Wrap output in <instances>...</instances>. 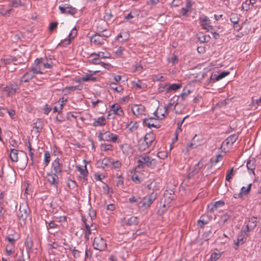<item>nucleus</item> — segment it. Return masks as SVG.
<instances>
[{"label": "nucleus", "instance_id": "a878e982", "mask_svg": "<svg viewBox=\"0 0 261 261\" xmlns=\"http://www.w3.org/2000/svg\"><path fill=\"white\" fill-rule=\"evenodd\" d=\"M238 138V135L237 134L231 135L224 140L223 144L224 145L225 144L227 145L228 144L232 145L237 141Z\"/></svg>", "mask_w": 261, "mask_h": 261}, {"label": "nucleus", "instance_id": "3c124183", "mask_svg": "<svg viewBox=\"0 0 261 261\" xmlns=\"http://www.w3.org/2000/svg\"><path fill=\"white\" fill-rule=\"evenodd\" d=\"M247 167L248 170L252 171L255 169V165L254 162H252L251 160H249L247 163Z\"/></svg>", "mask_w": 261, "mask_h": 261}, {"label": "nucleus", "instance_id": "1a4fd4ad", "mask_svg": "<svg viewBox=\"0 0 261 261\" xmlns=\"http://www.w3.org/2000/svg\"><path fill=\"white\" fill-rule=\"evenodd\" d=\"M199 22L203 29L207 31L213 30V27L210 24L211 20L207 16L202 15L200 17Z\"/></svg>", "mask_w": 261, "mask_h": 261}, {"label": "nucleus", "instance_id": "bb28decb", "mask_svg": "<svg viewBox=\"0 0 261 261\" xmlns=\"http://www.w3.org/2000/svg\"><path fill=\"white\" fill-rule=\"evenodd\" d=\"M69 250L72 252V255L74 257L76 258H81L83 255V251L77 250L75 247L72 246L69 248Z\"/></svg>", "mask_w": 261, "mask_h": 261}, {"label": "nucleus", "instance_id": "b1692460", "mask_svg": "<svg viewBox=\"0 0 261 261\" xmlns=\"http://www.w3.org/2000/svg\"><path fill=\"white\" fill-rule=\"evenodd\" d=\"M94 122L93 123V126L95 127H97L98 126H104L106 124V119L105 117L101 116L97 118H94L93 119Z\"/></svg>", "mask_w": 261, "mask_h": 261}, {"label": "nucleus", "instance_id": "4c0bfd02", "mask_svg": "<svg viewBox=\"0 0 261 261\" xmlns=\"http://www.w3.org/2000/svg\"><path fill=\"white\" fill-rule=\"evenodd\" d=\"M190 93L191 91L189 89H187V88H184L182 93L179 95H178L179 98H181V100L184 101Z\"/></svg>", "mask_w": 261, "mask_h": 261}, {"label": "nucleus", "instance_id": "cd10ccee", "mask_svg": "<svg viewBox=\"0 0 261 261\" xmlns=\"http://www.w3.org/2000/svg\"><path fill=\"white\" fill-rule=\"evenodd\" d=\"M182 87L181 84H169L168 87L166 88V91L168 93L171 91H176L178 89H179Z\"/></svg>", "mask_w": 261, "mask_h": 261}, {"label": "nucleus", "instance_id": "6e6552de", "mask_svg": "<svg viewBox=\"0 0 261 261\" xmlns=\"http://www.w3.org/2000/svg\"><path fill=\"white\" fill-rule=\"evenodd\" d=\"M46 179L50 186H53L56 189L58 188L59 180L57 174L54 173H47Z\"/></svg>", "mask_w": 261, "mask_h": 261}, {"label": "nucleus", "instance_id": "774afa93", "mask_svg": "<svg viewBox=\"0 0 261 261\" xmlns=\"http://www.w3.org/2000/svg\"><path fill=\"white\" fill-rule=\"evenodd\" d=\"M178 58L177 57L173 54L172 57L169 59V62H171L173 64H174L178 62Z\"/></svg>", "mask_w": 261, "mask_h": 261}, {"label": "nucleus", "instance_id": "7ed1b4c3", "mask_svg": "<svg viewBox=\"0 0 261 261\" xmlns=\"http://www.w3.org/2000/svg\"><path fill=\"white\" fill-rule=\"evenodd\" d=\"M156 196L157 193L153 192L149 195L143 197L142 199L141 198V200L138 203V206L139 207L147 209L156 199Z\"/></svg>", "mask_w": 261, "mask_h": 261}, {"label": "nucleus", "instance_id": "f257e3e1", "mask_svg": "<svg viewBox=\"0 0 261 261\" xmlns=\"http://www.w3.org/2000/svg\"><path fill=\"white\" fill-rule=\"evenodd\" d=\"M30 210L27 203H21L19 204V208L17 212V216L19 223L21 226H24L26 224L27 219L30 213Z\"/></svg>", "mask_w": 261, "mask_h": 261}, {"label": "nucleus", "instance_id": "052dcab7", "mask_svg": "<svg viewBox=\"0 0 261 261\" xmlns=\"http://www.w3.org/2000/svg\"><path fill=\"white\" fill-rule=\"evenodd\" d=\"M233 171V168H231V169L228 170L227 172V174L226 176V180L228 181H230V179L232 178L231 175H232V173Z\"/></svg>", "mask_w": 261, "mask_h": 261}, {"label": "nucleus", "instance_id": "412c9836", "mask_svg": "<svg viewBox=\"0 0 261 261\" xmlns=\"http://www.w3.org/2000/svg\"><path fill=\"white\" fill-rule=\"evenodd\" d=\"M82 221L84 224L85 228H88L89 227L93 228V230H95L96 227L93 225L92 222V217L90 216L88 217V218H82Z\"/></svg>", "mask_w": 261, "mask_h": 261}, {"label": "nucleus", "instance_id": "e2e57ef3", "mask_svg": "<svg viewBox=\"0 0 261 261\" xmlns=\"http://www.w3.org/2000/svg\"><path fill=\"white\" fill-rule=\"evenodd\" d=\"M242 8L244 11H248L251 8L249 4H248V0H246L245 2L243 3Z\"/></svg>", "mask_w": 261, "mask_h": 261}, {"label": "nucleus", "instance_id": "680f3d73", "mask_svg": "<svg viewBox=\"0 0 261 261\" xmlns=\"http://www.w3.org/2000/svg\"><path fill=\"white\" fill-rule=\"evenodd\" d=\"M25 246L27 249H31L33 247V244L32 240L31 239H27L25 243Z\"/></svg>", "mask_w": 261, "mask_h": 261}, {"label": "nucleus", "instance_id": "c03bdc74", "mask_svg": "<svg viewBox=\"0 0 261 261\" xmlns=\"http://www.w3.org/2000/svg\"><path fill=\"white\" fill-rule=\"evenodd\" d=\"M110 88L114 91H116L117 92H121L123 90V88L121 86H116V85L115 83H112L110 84Z\"/></svg>", "mask_w": 261, "mask_h": 261}, {"label": "nucleus", "instance_id": "ea45409f", "mask_svg": "<svg viewBox=\"0 0 261 261\" xmlns=\"http://www.w3.org/2000/svg\"><path fill=\"white\" fill-rule=\"evenodd\" d=\"M81 80L83 82H88L89 81H96V78L93 77L92 74H86L81 77Z\"/></svg>", "mask_w": 261, "mask_h": 261}, {"label": "nucleus", "instance_id": "9d476101", "mask_svg": "<svg viewBox=\"0 0 261 261\" xmlns=\"http://www.w3.org/2000/svg\"><path fill=\"white\" fill-rule=\"evenodd\" d=\"M132 111L133 114L137 117H140L144 114L145 107L142 105H134L132 107Z\"/></svg>", "mask_w": 261, "mask_h": 261}, {"label": "nucleus", "instance_id": "0eeeda50", "mask_svg": "<svg viewBox=\"0 0 261 261\" xmlns=\"http://www.w3.org/2000/svg\"><path fill=\"white\" fill-rule=\"evenodd\" d=\"M19 89V85L16 83H13L7 85L4 88L3 91L7 93L8 96H12L15 95Z\"/></svg>", "mask_w": 261, "mask_h": 261}, {"label": "nucleus", "instance_id": "4d7b16f0", "mask_svg": "<svg viewBox=\"0 0 261 261\" xmlns=\"http://www.w3.org/2000/svg\"><path fill=\"white\" fill-rule=\"evenodd\" d=\"M118 179L116 181V186L117 187H122L123 185V178L119 175L117 177Z\"/></svg>", "mask_w": 261, "mask_h": 261}, {"label": "nucleus", "instance_id": "0e129e2a", "mask_svg": "<svg viewBox=\"0 0 261 261\" xmlns=\"http://www.w3.org/2000/svg\"><path fill=\"white\" fill-rule=\"evenodd\" d=\"M13 62V59L10 58V57L8 58H4L2 59V62L4 64H9Z\"/></svg>", "mask_w": 261, "mask_h": 261}, {"label": "nucleus", "instance_id": "f704fd0d", "mask_svg": "<svg viewBox=\"0 0 261 261\" xmlns=\"http://www.w3.org/2000/svg\"><path fill=\"white\" fill-rule=\"evenodd\" d=\"M231 217V215L230 214H228V213L224 214L221 217L220 224L222 225H224V224L226 223L227 221L230 219Z\"/></svg>", "mask_w": 261, "mask_h": 261}, {"label": "nucleus", "instance_id": "dca6fc26", "mask_svg": "<svg viewBox=\"0 0 261 261\" xmlns=\"http://www.w3.org/2000/svg\"><path fill=\"white\" fill-rule=\"evenodd\" d=\"M105 39L101 37L98 33H96L90 37V41L96 45H102Z\"/></svg>", "mask_w": 261, "mask_h": 261}, {"label": "nucleus", "instance_id": "69168bd1", "mask_svg": "<svg viewBox=\"0 0 261 261\" xmlns=\"http://www.w3.org/2000/svg\"><path fill=\"white\" fill-rule=\"evenodd\" d=\"M110 162V159L104 158L101 161V167L102 168H105L107 166Z\"/></svg>", "mask_w": 261, "mask_h": 261}, {"label": "nucleus", "instance_id": "bf43d9fd", "mask_svg": "<svg viewBox=\"0 0 261 261\" xmlns=\"http://www.w3.org/2000/svg\"><path fill=\"white\" fill-rule=\"evenodd\" d=\"M22 3L21 0H12L11 6L13 7H18L19 6H22Z\"/></svg>", "mask_w": 261, "mask_h": 261}, {"label": "nucleus", "instance_id": "5fc2aeb1", "mask_svg": "<svg viewBox=\"0 0 261 261\" xmlns=\"http://www.w3.org/2000/svg\"><path fill=\"white\" fill-rule=\"evenodd\" d=\"M92 230H94L93 228L89 227L88 228H85V238L86 240H88L89 239V236L91 234Z\"/></svg>", "mask_w": 261, "mask_h": 261}, {"label": "nucleus", "instance_id": "7c9ffc66", "mask_svg": "<svg viewBox=\"0 0 261 261\" xmlns=\"http://www.w3.org/2000/svg\"><path fill=\"white\" fill-rule=\"evenodd\" d=\"M208 223V219L206 215H202L197 222V225L200 227H203L204 225Z\"/></svg>", "mask_w": 261, "mask_h": 261}, {"label": "nucleus", "instance_id": "6ab92c4d", "mask_svg": "<svg viewBox=\"0 0 261 261\" xmlns=\"http://www.w3.org/2000/svg\"><path fill=\"white\" fill-rule=\"evenodd\" d=\"M155 138V134L152 132H149L147 133L142 139L150 146L154 141Z\"/></svg>", "mask_w": 261, "mask_h": 261}, {"label": "nucleus", "instance_id": "6e6d98bb", "mask_svg": "<svg viewBox=\"0 0 261 261\" xmlns=\"http://www.w3.org/2000/svg\"><path fill=\"white\" fill-rule=\"evenodd\" d=\"M221 256V254L219 253L213 252L211 256L210 260L211 261H216Z\"/></svg>", "mask_w": 261, "mask_h": 261}, {"label": "nucleus", "instance_id": "9b49d317", "mask_svg": "<svg viewBox=\"0 0 261 261\" xmlns=\"http://www.w3.org/2000/svg\"><path fill=\"white\" fill-rule=\"evenodd\" d=\"M60 160L57 158L51 164L52 169L54 173L60 174L62 172L63 164L60 163Z\"/></svg>", "mask_w": 261, "mask_h": 261}, {"label": "nucleus", "instance_id": "393cba45", "mask_svg": "<svg viewBox=\"0 0 261 261\" xmlns=\"http://www.w3.org/2000/svg\"><path fill=\"white\" fill-rule=\"evenodd\" d=\"M247 236V233H244L242 232L241 234H239L237 241L234 242V244L237 246L243 244L246 241Z\"/></svg>", "mask_w": 261, "mask_h": 261}, {"label": "nucleus", "instance_id": "a211bd4d", "mask_svg": "<svg viewBox=\"0 0 261 261\" xmlns=\"http://www.w3.org/2000/svg\"><path fill=\"white\" fill-rule=\"evenodd\" d=\"M132 87L137 89H144L147 87V84L142 80L134 81L132 83Z\"/></svg>", "mask_w": 261, "mask_h": 261}, {"label": "nucleus", "instance_id": "c9c22d12", "mask_svg": "<svg viewBox=\"0 0 261 261\" xmlns=\"http://www.w3.org/2000/svg\"><path fill=\"white\" fill-rule=\"evenodd\" d=\"M78 170L80 171L81 176L83 177L85 180H87V177L88 173L86 165L85 166V169L81 168V167H77Z\"/></svg>", "mask_w": 261, "mask_h": 261}, {"label": "nucleus", "instance_id": "4be33fe9", "mask_svg": "<svg viewBox=\"0 0 261 261\" xmlns=\"http://www.w3.org/2000/svg\"><path fill=\"white\" fill-rule=\"evenodd\" d=\"M35 77L32 71H27L20 79V83L29 82L33 78Z\"/></svg>", "mask_w": 261, "mask_h": 261}, {"label": "nucleus", "instance_id": "e433bc0d", "mask_svg": "<svg viewBox=\"0 0 261 261\" xmlns=\"http://www.w3.org/2000/svg\"><path fill=\"white\" fill-rule=\"evenodd\" d=\"M143 141L144 140L142 139H140L139 140V149L142 151L145 150L147 148L150 146L148 143H146V142Z\"/></svg>", "mask_w": 261, "mask_h": 261}, {"label": "nucleus", "instance_id": "a19ab883", "mask_svg": "<svg viewBox=\"0 0 261 261\" xmlns=\"http://www.w3.org/2000/svg\"><path fill=\"white\" fill-rule=\"evenodd\" d=\"M97 56L101 59L110 58L111 54L107 51H99Z\"/></svg>", "mask_w": 261, "mask_h": 261}, {"label": "nucleus", "instance_id": "39448f33", "mask_svg": "<svg viewBox=\"0 0 261 261\" xmlns=\"http://www.w3.org/2000/svg\"><path fill=\"white\" fill-rule=\"evenodd\" d=\"M179 99V96L174 95L170 100V102L167 106L165 107V113H168L169 110L171 109L172 106H174L173 110L176 114H180L181 112V110H177V107H180L181 105L179 104L177 102Z\"/></svg>", "mask_w": 261, "mask_h": 261}, {"label": "nucleus", "instance_id": "864d4df0", "mask_svg": "<svg viewBox=\"0 0 261 261\" xmlns=\"http://www.w3.org/2000/svg\"><path fill=\"white\" fill-rule=\"evenodd\" d=\"M6 110L7 112L8 113L9 116L11 117V118H13V117L15 115V112L14 110H9V109H5V108H0V112L3 113V111Z\"/></svg>", "mask_w": 261, "mask_h": 261}, {"label": "nucleus", "instance_id": "f8f14e48", "mask_svg": "<svg viewBox=\"0 0 261 261\" xmlns=\"http://www.w3.org/2000/svg\"><path fill=\"white\" fill-rule=\"evenodd\" d=\"M59 8L62 13L66 14H70L73 15L76 12L75 8L67 4L63 6H60Z\"/></svg>", "mask_w": 261, "mask_h": 261}, {"label": "nucleus", "instance_id": "72a5a7b5", "mask_svg": "<svg viewBox=\"0 0 261 261\" xmlns=\"http://www.w3.org/2000/svg\"><path fill=\"white\" fill-rule=\"evenodd\" d=\"M126 128H128L131 132H133L138 129V125L137 122L130 121L129 123L126 125Z\"/></svg>", "mask_w": 261, "mask_h": 261}, {"label": "nucleus", "instance_id": "58836bf2", "mask_svg": "<svg viewBox=\"0 0 261 261\" xmlns=\"http://www.w3.org/2000/svg\"><path fill=\"white\" fill-rule=\"evenodd\" d=\"M240 18L238 15L236 13H231L230 16V21L233 23L234 25L238 24V22H239Z\"/></svg>", "mask_w": 261, "mask_h": 261}, {"label": "nucleus", "instance_id": "c756f323", "mask_svg": "<svg viewBox=\"0 0 261 261\" xmlns=\"http://www.w3.org/2000/svg\"><path fill=\"white\" fill-rule=\"evenodd\" d=\"M77 33V30L75 28H74L69 33L68 35V39H66L64 40V41L65 42L66 44H69L71 42V41L76 36Z\"/></svg>", "mask_w": 261, "mask_h": 261}, {"label": "nucleus", "instance_id": "f3484780", "mask_svg": "<svg viewBox=\"0 0 261 261\" xmlns=\"http://www.w3.org/2000/svg\"><path fill=\"white\" fill-rule=\"evenodd\" d=\"M230 72L229 71H222L218 75L216 74H212L210 78V82H215V81H218L222 79L225 77L226 76L229 74Z\"/></svg>", "mask_w": 261, "mask_h": 261}, {"label": "nucleus", "instance_id": "2eb2a0df", "mask_svg": "<svg viewBox=\"0 0 261 261\" xmlns=\"http://www.w3.org/2000/svg\"><path fill=\"white\" fill-rule=\"evenodd\" d=\"M35 62L36 66L34 67H32L29 70V71H32L33 73V75L34 76L36 74H42L43 73L42 71V67H41V65H40V64L41 63V60L39 59H37Z\"/></svg>", "mask_w": 261, "mask_h": 261}, {"label": "nucleus", "instance_id": "c85d7f7f", "mask_svg": "<svg viewBox=\"0 0 261 261\" xmlns=\"http://www.w3.org/2000/svg\"><path fill=\"white\" fill-rule=\"evenodd\" d=\"M41 60V63L40 64V65H41V67H42V70L43 68L46 69H50L52 68L53 63L51 61V59H50L49 60L48 59H46V62H45L44 60H42V59Z\"/></svg>", "mask_w": 261, "mask_h": 261}, {"label": "nucleus", "instance_id": "338daca9", "mask_svg": "<svg viewBox=\"0 0 261 261\" xmlns=\"http://www.w3.org/2000/svg\"><path fill=\"white\" fill-rule=\"evenodd\" d=\"M113 167L115 169H119L121 166V163L119 161L112 162Z\"/></svg>", "mask_w": 261, "mask_h": 261}, {"label": "nucleus", "instance_id": "20e7f679", "mask_svg": "<svg viewBox=\"0 0 261 261\" xmlns=\"http://www.w3.org/2000/svg\"><path fill=\"white\" fill-rule=\"evenodd\" d=\"M98 139L99 141L116 142L118 137L116 134L112 133L110 131L105 132L103 130L99 132L98 133Z\"/></svg>", "mask_w": 261, "mask_h": 261}, {"label": "nucleus", "instance_id": "f03ea898", "mask_svg": "<svg viewBox=\"0 0 261 261\" xmlns=\"http://www.w3.org/2000/svg\"><path fill=\"white\" fill-rule=\"evenodd\" d=\"M138 168L143 169L145 167H150L156 164L155 160L150 158L146 154H143L138 157Z\"/></svg>", "mask_w": 261, "mask_h": 261}, {"label": "nucleus", "instance_id": "603ef678", "mask_svg": "<svg viewBox=\"0 0 261 261\" xmlns=\"http://www.w3.org/2000/svg\"><path fill=\"white\" fill-rule=\"evenodd\" d=\"M251 186H252V184H249L248 187L247 188V190H245V187H242L241 191L239 194L238 195L239 196L242 195L243 193H244V194H247L249 192V191H250Z\"/></svg>", "mask_w": 261, "mask_h": 261}, {"label": "nucleus", "instance_id": "79ce46f5", "mask_svg": "<svg viewBox=\"0 0 261 261\" xmlns=\"http://www.w3.org/2000/svg\"><path fill=\"white\" fill-rule=\"evenodd\" d=\"M256 219L255 217H253L250 219L247 224L250 225V229H253L256 225Z\"/></svg>", "mask_w": 261, "mask_h": 261}, {"label": "nucleus", "instance_id": "aec40b11", "mask_svg": "<svg viewBox=\"0 0 261 261\" xmlns=\"http://www.w3.org/2000/svg\"><path fill=\"white\" fill-rule=\"evenodd\" d=\"M111 111L113 112L114 114L119 116H122L124 115L121 107L117 103H114L112 106Z\"/></svg>", "mask_w": 261, "mask_h": 261}, {"label": "nucleus", "instance_id": "09e8293b", "mask_svg": "<svg viewBox=\"0 0 261 261\" xmlns=\"http://www.w3.org/2000/svg\"><path fill=\"white\" fill-rule=\"evenodd\" d=\"M222 155L221 154H217L216 157L213 158L211 160V162L212 164H216L220 160L222 159Z\"/></svg>", "mask_w": 261, "mask_h": 261}, {"label": "nucleus", "instance_id": "5701e85b", "mask_svg": "<svg viewBox=\"0 0 261 261\" xmlns=\"http://www.w3.org/2000/svg\"><path fill=\"white\" fill-rule=\"evenodd\" d=\"M224 202L222 200H219L215 202L214 203H211L208 206L210 207V211L211 213L214 212L217 208L224 205Z\"/></svg>", "mask_w": 261, "mask_h": 261}, {"label": "nucleus", "instance_id": "4468645a", "mask_svg": "<svg viewBox=\"0 0 261 261\" xmlns=\"http://www.w3.org/2000/svg\"><path fill=\"white\" fill-rule=\"evenodd\" d=\"M122 223L124 225L132 226L138 225L139 223V221L137 217L132 216L129 218H124L122 220Z\"/></svg>", "mask_w": 261, "mask_h": 261}, {"label": "nucleus", "instance_id": "13d9d810", "mask_svg": "<svg viewBox=\"0 0 261 261\" xmlns=\"http://www.w3.org/2000/svg\"><path fill=\"white\" fill-rule=\"evenodd\" d=\"M99 35L101 36L102 38H108L111 36V33L110 32L107 31L106 30H103L101 32L98 33Z\"/></svg>", "mask_w": 261, "mask_h": 261}, {"label": "nucleus", "instance_id": "a18cd8bd", "mask_svg": "<svg viewBox=\"0 0 261 261\" xmlns=\"http://www.w3.org/2000/svg\"><path fill=\"white\" fill-rule=\"evenodd\" d=\"M100 147L104 151H107L109 150H112L113 146L112 144L104 143L101 144Z\"/></svg>", "mask_w": 261, "mask_h": 261}, {"label": "nucleus", "instance_id": "ddd939ff", "mask_svg": "<svg viewBox=\"0 0 261 261\" xmlns=\"http://www.w3.org/2000/svg\"><path fill=\"white\" fill-rule=\"evenodd\" d=\"M157 122L158 118H154L152 117L145 118L143 119V124L149 128L151 127L159 128L160 125L155 124Z\"/></svg>", "mask_w": 261, "mask_h": 261}, {"label": "nucleus", "instance_id": "2f4dec72", "mask_svg": "<svg viewBox=\"0 0 261 261\" xmlns=\"http://www.w3.org/2000/svg\"><path fill=\"white\" fill-rule=\"evenodd\" d=\"M18 150L15 149H12L9 155L11 160L14 162L18 161Z\"/></svg>", "mask_w": 261, "mask_h": 261}, {"label": "nucleus", "instance_id": "8fccbe9b", "mask_svg": "<svg viewBox=\"0 0 261 261\" xmlns=\"http://www.w3.org/2000/svg\"><path fill=\"white\" fill-rule=\"evenodd\" d=\"M50 153L48 151H45L44 153V164L45 166H47L50 162Z\"/></svg>", "mask_w": 261, "mask_h": 261}, {"label": "nucleus", "instance_id": "de8ad7c7", "mask_svg": "<svg viewBox=\"0 0 261 261\" xmlns=\"http://www.w3.org/2000/svg\"><path fill=\"white\" fill-rule=\"evenodd\" d=\"M200 171V169H198L196 165H195L192 170L188 174V177L189 178L193 177L195 174H197Z\"/></svg>", "mask_w": 261, "mask_h": 261}, {"label": "nucleus", "instance_id": "49530a36", "mask_svg": "<svg viewBox=\"0 0 261 261\" xmlns=\"http://www.w3.org/2000/svg\"><path fill=\"white\" fill-rule=\"evenodd\" d=\"M147 188L149 190H152L153 191H156L159 189L157 186V183L155 181H153L147 185Z\"/></svg>", "mask_w": 261, "mask_h": 261}, {"label": "nucleus", "instance_id": "423d86ee", "mask_svg": "<svg viewBox=\"0 0 261 261\" xmlns=\"http://www.w3.org/2000/svg\"><path fill=\"white\" fill-rule=\"evenodd\" d=\"M92 245L94 249L100 251H105L107 248L106 241L100 236L94 238Z\"/></svg>", "mask_w": 261, "mask_h": 261}, {"label": "nucleus", "instance_id": "473e14b6", "mask_svg": "<svg viewBox=\"0 0 261 261\" xmlns=\"http://www.w3.org/2000/svg\"><path fill=\"white\" fill-rule=\"evenodd\" d=\"M18 237L15 234H9L6 237L5 240L8 241L10 244H15V242L18 240Z\"/></svg>", "mask_w": 261, "mask_h": 261}, {"label": "nucleus", "instance_id": "37998d69", "mask_svg": "<svg viewBox=\"0 0 261 261\" xmlns=\"http://www.w3.org/2000/svg\"><path fill=\"white\" fill-rule=\"evenodd\" d=\"M12 11H13L12 9H6L4 7L0 8V14L4 16H9Z\"/></svg>", "mask_w": 261, "mask_h": 261}]
</instances>
